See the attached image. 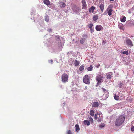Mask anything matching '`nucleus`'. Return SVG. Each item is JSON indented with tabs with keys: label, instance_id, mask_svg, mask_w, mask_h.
I'll use <instances>...</instances> for the list:
<instances>
[{
	"label": "nucleus",
	"instance_id": "30",
	"mask_svg": "<svg viewBox=\"0 0 134 134\" xmlns=\"http://www.w3.org/2000/svg\"><path fill=\"white\" fill-rule=\"evenodd\" d=\"M102 121V119L100 118L99 117V118H98V120L97 121L98 122H100Z\"/></svg>",
	"mask_w": 134,
	"mask_h": 134
},
{
	"label": "nucleus",
	"instance_id": "26",
	"mask_svg": "<svg viewBox=\"0 0 134 134\" xmlns=\"http://www.w3.org/2000/svg\"><path fill=\"white\" fill-rule=\"evenodd\" d=\"M105 126V125L104 124H101L99 125V127L102 128L104 127Z\"/></svg>",
	"mask_w": 134,
	"mask_h": 134
},
{
	"label": "nucleus",
	"instance_id": "35",
	"mask_svg": "<svg viewBox=\"0 0 134 134\" xmlns=\"http://www.w3.org/2000/svg\"><path fill=\"white\" fill-rule=\"evenodd\" d=\"M131 130L132 131H134V126L131 127Z\"/></svg>",
	"mask_w": 134,
	"mask_h": 134
},
{
	"label": "nucleus",
	"instance_id": "43",
	"mask_svg": "<svg viewBox=\"0 0 134 134\" xmlns=\"http://www.w3.org/2000/svg\"><path fill=\"white\" fill-rule=\"evenodd\" d=\"M60 43L61 44V42H60Z\"/></svg>",
	"mask_w": 134,
	"mask_h": 134
},
{
	"label": "nucleus",
	"instance_id": "38",
	"mask_svg": "<svg viewBox=\"0 0 134 134\" xmlns=\"http://www.w3.org/2000/svg\"><path fill=\"white\" fill-rule=\"evenodd\" d=\"M52 31V29H49L48 30V31L49 32H50Z\"/></svg>",
	"mask_w": 134,
	"mask_h": 134
},
{
	"label": "nucleus",
	"instance_id": "28",
	"mask_svg": "<svg viewBox=\"0 0 134 134\" xmlns=\"http://www.w3.org/2000/svg\"><path fill=\"white\" fill-rule=\"evenodd\" d=\"M93 26V24H92V23L90 24L89 25L88 27L90 28V29H91V28H92V27Z\"/></svg>",
	"mask_w": 134,
	"mask_h": 134
},
{
	"label": "nucleus",
	"instance_id": "41",
	"mask_svg": "<svg viewBox=\"0 0 134 134\" xmlns=\"http://www.w3.org/2000/svg\"><path fill=\"white\" fill-rule=\"evenodd\" d=\"M110 0V1H113L114 0Z\"/></svg>",
	"mask_w": 134,
	"mask_h": 134
},
{
	"label": "nucleus",
	"instance_id": "19",
	"mask_svg": "<svg viewBox=\"0 0 134 134\" xmlns=\"http://www.w3.org/2000/svg\"><path fill=\"white\" fill-rule=\"evenodd\" d=\"M94 111L93 110H91L90 111V114L92 116H93L94 115Z\"/></svg>",
	"mask_w": 134,
	"mask_h": 134
},
{
	"label": "nucleus",
	"instance_id": "14",
	"mask_svg": "<svg viewBox=\"0 0 134 134\" xmlns=\"http://www.w3.org/2000/svg\"><path fill=\"white\" fill-rule=\"evenodd\" d=\"M44 3L47 5L50 4V1L49 0H44Z\"/></svg>",
	"mask_w": 134,
	"mask_h": 134
},
{
	"label": "nucleus",
	"instance_id": "8",
	"mask_svg": "<svg viewBox=\"0 0 134 134\" xmlns=\"http://www.w3.org/2000/svg\"><path fill=\"white\" fill-rule=\"evenodd\" d=\"M81 2L82 4V9H85L87 8V5L85 0H82Z\"/></svg>",
	"mask_w": 134,
	"mask_h": 134
},
{
	"label": "nucleus",
	"instance_id": "20",
	"mask_svg": "<svg viewBox=\"0 0 134 134\" xmlns=\"http://www.w3.org/2000/svg\"><path fill=\"white\" fill-rule=\"evenodd\" d=\"M98 18V16L97 15H94L93 18V19L94 21H96Z\"/></svg>",
	"mask_w": 134,
	"mask_h": 134
},
{
	"label": "nucleus",
	"instance_id": "5",
	"mask_svg": "<svg viewBox=\"0 0 134 134\" xmlns=\"http://www.w3.org/2000/svg\"><path fill=\"white\" fill-rule=\"evenodd\" d=\"M113 7V6L112 5H109L106 10L108 15L110 16L112 15V12L113 11L112 8Z\"/></svg>",
	"mask_w": 134,
	"mask_h": 134
},
{
	"label": "nucleus",
	"instance_id": "37",
	"mask_svg": "<svg viewBox=\"0 0 134 134\" xmlns=\"http://www.w3.org/2000/svg\"><path fill=\"white\" fill-rule=\"evenodd\" d=\"M122 84L123 83L122 82H120L119 83V85H120V86H122Z\"/></svg>",
	"mask_w": 134,
	"mask_h": 134
},
{
	"label": "nucleus",
	"instance_id": "3",
	"mask_svg": "<svg viewBox=\"0 0 134 134\" xmlns=\"http://www.w3.org/2000/svg\"><path fill=\"white\" fill-rule=\"evenodd\" d=\"M103 78L102 75H97L96 80L97 82V84L99 85V83H102L103 82Z\"/></svg>",
	"mask_w": 134,
	"mask_h": 134
},
{
	"label": "nucleus",
	"instance_id": "9",
	"mask_svg": "<svg viewBox=\"0 0 134 134\" xmlns=\"http://www.w3.org/2000/svg\"><path fill=\"white\" fill-rule=\"evenodd\" d=\"M103 29L102 26L100 25H98L96 26L95 29L96 30L98 31H100Z\"/></svg>",
	"mask_w": 134,
	"mask_h": 134
},
{
	"label": "nucleus",
	"instance_id": "29",
	"mask_svg": "<svg viewBox=\"0 0 134 134\" xmlns=\"http://www.w3.org/2000/svg\"><path fill=\"white\" fill-rule=\"evenodd\" d=\"M67 134H72V132L70 130H68L67 132Z\"/></svg>",
	"mask_w": 134,
	"mask_h": 134
},
{
	"label": "nucleus",
	"instance_id": "27",
	"mask_svg": "<svg viewBox=\"0 0 134 134\" xmlns=\"http://www.w3.org/2000/svg\"><path fill=\"white\" fill-rule=\"evenodd\" d=\"M107 78L108 79H110L112 77V76L110 74H108L107 75Z\"/></svg>",
	"mask_w": 134,
	"mask_h": 134
},
{
	"label": "nucleus",
	"instance_id": "25",
	"mask_svg": "<svg viewBox=\"0 0 134 134\" xmlns=\"http://www.w3.org/2000/svg\"><path fill=\"white\" fill-rule=\"evenodd\" d=\"M123 54H126V55H128V52L127 51H125L122 52Z\"/></svg>",
	"mask_w": 134,
	"mask_h": 134
},
{
	"label": "nucleus",
	"instance_id": "36",
	"mask_svg": "<svg viewBox=\"0 0 134 134\" xmlns=\"http://www.w3.org/2000/svg\"><path fill=\"white\" fill-rule=\"evenodd\" d=\"M56 37L57 38V39L58 40H60V38L58 36H57Z\"/></svg>",
	"mask_w": 134,
	"mask_h": 134
},
{
	"label": "nucleus",
	"instance_id": "10",
	"mask_svg": "<svg viewBox=\"0 0 134 134\" xmlns=\"http://www.w3.org/2000/svg\"><path fill=\"white\" fill-rule=\"evenodd\" d=\"M99 104L98 102H95L93 103V104H92V107H97L99 106Z\"/></svg>",
	"mask_w": 134,
	"mask_h": 134
},
{
	"label": "nucleus",
	"instance_id": "23",
	"mask_svg": "<svg viewBox=\"0 0 134 134\" xmlns=\"http://www.w3.org/2000/svg\"><path fill=\"white\" fill-rule=\"evenodd\" d=\"M45 20L47 22H48L49 20V18L48 16H47L45 17Z\"/></svg>",
	"mask_w": 134,
	"mask_h": 134
},
{
	"label": "nucleus",
	"instance_id": "34",
	"mask_svg": "<svg viewBox=\"0 0 134 134\" xmlns=\"http://www.w3.org/2000/svg\"><path fill=\"white\" fill-rule=\"evenodd\" d=\"M98 114H95L94 116V118L95 119H97V115H98Z\"/></svg>",
	"mask_w": 134,
	"mask_h": 134
},
{
	"label": "nucleus",
	"instance_id": "16",
	"mask_svg": "<svg viewBox=\"0 0 134 134\" xmlns=\"http://www.w3.org/2000/svg\"><path fill=\"white\" fill-rule=\"evenodd\" d=\"M80 62L78 61L77 60H75L74 62V64L75 66H78L80 64Z\"/></svg>",
	"mask_w": 134,
	"mask_h": 134
},
{
	"label": "nucleus",
	"instance_id": "24",
	"mask_svg": "<svg viewBox=\"0 0 134 134\" xmlns=\"http://www.w3.org/2000/svg\"><path fill=\"white\" fill-rule=\"evenodd\" d=\"M93 68V67L91 65L90 67L87 68V70L88 71H91L92 70Z\"/></svg>",
	"mask_w": 134,
	"mask_h": 134
},
{
	"label": "nucleus",
	"instance_id": "2",
	"mask_svg": "<svg viewBox=\"0 0 134 134\" xmlns=\"http://www.w3.org/2000/svg\"><path fill=\"white\" fill-rule=\"evenodd\" d=\"M69 78L68 75L66 73H64L61 76L62 81L64 83H66L68 81Z\"/></svg>",
	"mask_w": 134,
	"mask_h": 134
},
{
	"label": "nucleus",
	"instance_id": "6",
	"mask_svg": "<svg viewBox=\"0 0 134 134\" xmlns=\"http://www.w3.org/2000/svg\"><path fill=\"white\" fill-rule=\"evenodd\" d=\"M99 8L102 12H103L104 7V3L103 1H100L99 2Z\"/></svg>",
	"mask_w": 134,
	"mask_h": 134
},
{
	"label": "nucleus",
	"instance_id": "11",
	"mask_svg": "<svg viewBox=\"0 0 134 134\" xmlns=\"http://www.w3.org/2000/svg\"><path fill=\"white\" fill-rule=\"evenodd\" d=\"M59 5L60 7L64 8L66 6V4L63 2H61L59 3Z\"/></svg>",
	"mask_w": 134,
	"mask_h": 134
},
{
	"label": "nucleus",
	"instance_id": "21",
	"mask_svg": "<svg viewBox=\"0 0 134 134\" xmlns=\"http://www.w3.org/2000/svg\"><path fill=\"white\" fill-rule=\"evenodd\" d=\"M126 20V18L125 16H124L122 19H121V21L122 22H125Z\"/></svg>",
	"mask_w": 134,
	"mask_h": 134
},
{
	"label": "nucleus",
	"instance_id": "40",
	"mask_svg": "<svg viewBox=\"0 0 134 134\" xmlns=\"http://www.w3.org/2000/svg\"><path fill=\"white\" fill-rule=\"evenodd\" d=\"M85 88L86 89H87V86H85Z\"/></svg>",
	"mask_w": 134,
	"mask_h": 134
},
{
	"label": "nucleus",
	"instance_id": "12",
	"mask_svg": "<svg viewBox=\"0 0 134 134\" xmlns=\"http://www.w3.org/2000/svg\"><path fill=\"white\" fill-rule=\"evenodd\" d=\"M126 44L128 45H132V43L131 40L129 39H127L126 40Z\"/></svg>",
	"mask_w": 134,
	"mask_h": 134
},
{
	"label": "nucleus",
	"instance_id": "18",
	"mask_svg": "<svg viewBox=\"0 0 134 134\" xmlns=\"http://www.w3.org/2000/svg\"><path fill=\"white\" fill-rule=\"evenodd\" d=\"M75 130L76 131L78 132L80 130V128L79 125L78 124H76L75 125Z\"/></svg>",
	"mask_w": 134,
	"mask_h": 134
},
{
	"label": "nucleus",
	"instance_id": "13",
	"mask_svg": "<svg viewBox=\"0 0 134 134\" xmlns=\"http://www.w3.org/2000/svg\"><path fill=\"white\" fill-rule=\"evenodd\" d=\"M95 9V7L92 6L89 9V12L90 13L92 12L93 13L94 12V10Z\"/></svg>",
	"mask_w": 134,
	"mask_h": 134
},
{
	"label": "nucleus",
	"instance_id": "33",
	"mask_svg": "<svg viewBox=\"0 0 134 134\" xmlns=\"http://www.w3.org/2000/svg\"><path fill=\"white\" fill-rule=\"evenodd\" d=\"M102 89L103 90V91H104V92H107V90H106V89L103 88H102Z\"/></svg>",
	"mask_w": 134,
	"mask_h": 134
},
{
	"label": "nucleus",
	"instance_id": "4",
	"mask_svg": "<svg viewBox=\"0 0 134 134\" xmlns=\"http://www.w3.org/2000/svg\"><path fill=\"white\" fill-rule=\"evenodd\" d=\"M83 82L84 83L86 84H90V77L87 75H85L83 78Z\"/></svg>",
	"mask_w": 134,
	"mask_h": 134
},
{
	"label": "nucleus",
	"instance_id": "22",
	"mask_svg": "<svg viewBox=\"0 0 134 134\" xmlns=\"http://www.w3.org/2000/svg\"><path fill=\"white\" fill-rule=\"evenodd\" d=\"M84 66L83 65H81L79 68V70L80 71H82L84 69Z\"/></svg>",
	"mask_w": 134,
	"mask_h": 134
},
{
	"label": "nucleus",
	"instance_id": "31",
	"mask_svg": "<svg viewBox=\"0 0 134 134\" xmlns=\"http://www.w3.org/2000/svg\"><path fill=\"white\" fill-rule=\"evenodd\" d=\"M90 29V32L91 33H92L93 32H94V30L92 28Z\"/></svg>",
	"mask_w": 134,
	"mask_h": 134
},
{
	"label": "nucleus",
	"instance_id": "32",
	"mask_svg": "<svg viewBox=\"0 0 134 134\" xmlns=\"http://www.w3.org/2000/svg\"><path fill=\"white\" fill-rule=\"evenodd\" d=\"M89 119L90 121L91 122H93V119L92 117H90V118H89Z\"/></svg>",
	"mask_w": 134,
	"mask_h": 134
},
{
	"label": "nucleus",
	"instance_id": "1",
	"mask_svg": "<svg viewBox=\"0 0 134 134\" xmlns=\"http://www.w3.org/2000/svg\"><path fill=\"white\" fill-rule=\"evenodd\" d=\"M125 119V116L123 115H120L118 117L115 121L116 126L118 127L124 123Z\"/></svg>",
	"mask_w": 134,
	"mask_h": 134
},
{
	"label": "nucleus",
	"instance_id": "17",
	"mask_svg": "<svg viewBox=\"0 0 134 134\" xmlns=\"http://www.w3.org/2000/svg\"><path fill=\"white\" fill-rule=\"evenodd\" d=\"M114 99L116 100H118L119 99V96L118 95H116L115 94L114 95Z\"/></svg>",
	"mask_w": 134,
	"mask_h": 134
},
{
	"label": "nucleus",
	"instance_id": "7",
	"mask_svg": "<svg viewBox=\"0 0 134 134\" xmlns=\"http://www.w3.org/2000/svg\"><path fill=\"white\" fill-rule=\"evenodd\" d=\"M83 38H81L80 40V42L81 44H83L85 42L86 38L87 37V35L85 34H84L83 36Z\"/></svg>",
	"mask_w": 134,
	"mask_h": 134
},
{
	"label": "nucleus",
	"instance_id": "39",
	"mask_svg": "<svg viewBox=\"0 0 134 134\" xmlns=\"http://www.w3.org/2000/svg\"><path fill=\"white\" fill-rule=\"evenodd\" d=\"M50 62L51 63H52V62H53V60H50Z\"/></svg>",
	"mask_w": 134,
	"mask_h": 134
},
{
	"label": "nucleus",
	"instance_id": "42",
	"mask_svg": "<svg viewBox=\"0 0 134 134\" xmlns=\"http://www.w3.org/2000/svg\"><path fill=\"white\" fill-rule=\"evenodd\" d=\"M103 14L104 15H105V12Z\"/></svg>",
	"mask_w": 134,
	"mask_h": 134
},
{
	"label": "nucleus",
	"instance_id": "15",
	"mask_svg": "<svg viewBox=\"0 0 134 134\" xmlns=\"http://www.w3.org/2000/svg\"><path fill=\"white\" fill-rule=\"evenodd\" d=\"M85 125H87V126L90 125V123L89 121L87 120H85L83 121Z\"/></svg>",
	"mask_w": 134,
	"mask_h": 134
}]
</instances>
